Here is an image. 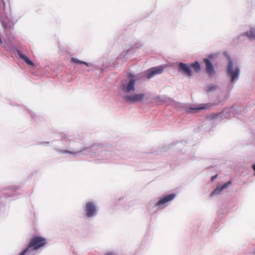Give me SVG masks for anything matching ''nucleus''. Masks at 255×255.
<instances>
[{
  "label": "nucleus",
  "mask_w": 255,
  "mask_h": 255,
  "mask_svg": "<svg viewBox=\"0 0 255 255\" xmlns=\"http://www.w3.org/2000/svg\"><path fill=\"white\" fill-rule=\"evenodd\" d=\"M56 151L61 154H70L74 156L84 154L97 163H104L112 158V152L103 148V145L95 144L91 146L84 147L81 149L71 148L70 150H62L56 148Z\"/></svg>",
  "instance_id": "obj_1"
},
{
  "label": "nucleus",
  "mask_w": 255,
  "mask_h": 255,
  "mask_svg": "<svg viewBox=\"0 0 255 255\" xmlns=\"http://www.w3.org/2000/svg\"><path fill=\"white\" fill-rule=\"evenodd\" d=\"M136 79L134 74H128V80L123 82L120 86V88L124 93L123 99L127 103L134 104L141 102L145 98L144 93H134L135 90Z\"/></svg>",
  "instance_id": "obj_2"
},
{
  "label": "nucleus",
  "mask_w": 255,
  "mask_h": 255,
  "mask_svg": "<svg viewBox=\"0 0 255 255\" xmlns=\"http://www.w3.org/2000/svg\"><path fill=\"white\" fill-rule=\"evenodd\" d=\"M240 69L238 66H234V63L231 58L229 57V62L227 68V76L230 78V82L232 84L236 83L239 79Z\"/></svg>",
  "instance_id": "obj_3"
},
{
  "label": "nucleus",
  "mask_w": 255,
  "mask_h": 255,
  "mask_svg": "<svg viewBox=\"0 0 255 255\" xmlns=\"http://www.w3.org/2000/svg\"><path fill=\"white\" fill-rule=\"evenodd\" d=\"M83 211L84 218L87 220H91L98 215L99 208L95 203L89 201L86 203L83 208Z\"/></svg>",
  "instance_id": "obj_4"
},
{
  "label": "nucleus",
  "mask_w": 255,
  "mask_h": 255,
  "mask_svg": "<svg viewBox=\"0 0 255 255\" xmlns=\"http://www.w3.org/2000/svg\"><path fill=\"white\" fill-rule=\"evenodd\" d=\"M176 194L171 193L160 197L158 201L155 203V207L158 209L164 208L175 198Z\"/></svg>",
  "instance_id": "obj_5"
},
{
  "label": "nucleus",
  "mask_w": 255,
  "mask_h": 255,
  "mask_svg": "<svg viewBox=\"0 0 255 255\" xmlns=\"http://www.w3.org/2000/svg\"><path fill=\"white\" fill-rule=\"evenodd\" d=\"M46 243V239L41 237L36 236L32 238L29 244L35 250H38Z\"/></svg>",
  "instance_id": "obj_6"
},
{
  "label": "nucleus",
  "mask_w": 255,
  "mask_h": 255,
  "mask_svg": "<svg viewBox=\"0 0 255 255\" xmlns=\"http://www.w3.org/2000/svg\"><path fill=\"white\" fill-rule=\"evenodd\" d=\"M231 114L230 108H225L221 112L211 114L209 118L211 119L224 120L228 118Z\"/></svg>",
  "instance_id": "obj_7"
},
{
  "label": "nucleus",
  "mask_w": 255,
  "mask_h": 255,
  "mask_svg": "<svg viewBox=\"0 0 255 255\" xmlns=\"http://www.w3.org/2000/svg\"><path fill=\"white\" fill-rule=\"evenodd\" d=\"M217 104H212V103H207V104H202L199 105L197 107H190L186 110V112L187 113H196L198 112L199 111L202 110H206L209 109L212 107L217 106Z\"/></svg>",
  "instance_id": "obj_8"
},
{
  "label": "nucleus",
  "mask_w": 255,
  "mask_h": 255,
  "mask_svg": "<svg viewBox=\"0 0 255 255\" xmlns=\"http://www.w3.org/2000/svg\"><path fill=\"white\" fill-rule=\"evenodd\" d=\"M178 70L179 72H180L185 75L191 77L192 76V71L190 68V65H188L187 64L180 62L178 65Z\"/></svg>",
  "instance_id": "obj_9"
},
{
  "label": "nucleus",
  "mask_w": 255,
  "mask_h": 255,
  "mask_svg": "<svg viewBox=\"0 0 255 255\" xmlns=\"http://www.w3.org/2000/svg\"><path fill=\"white\" fill-rule=\"evenodd\" d=\"M231 183L232 182L231 181H229L222 185L218 184L216 189L211 193L210 196L213 197L215 195L220 194L222 191L224 189L227 188Z\"/></svg>",
  "instance_id": "obj_10"
},
{
  "label": "nucleus",
  "mask_w": 255,
  "mask_h": 255,
  "mask_svg": "<svg viewBox=\"0 0 255 255\" xmlns=\"http://www.w3.org/2000/svg\"><path fill=\"white\" fill-rule=\"evenodd\" d=\"M163 71V68L162 66L154 67L149 69L147 71V77L150 79L156 74L161 73Z\"/></svg>",
  "instance_id": "obj_11"
},
{
  "label": "nucleus",
  "mask_w": 255,
  "mask_h": 255,
  "mask_svg": "<svg viewBox=\"0 0 255 255\" xmlns=\"http://www.w3.org/2000/svg\"><path fill=\"white\" fill-rule=\"evenodd\" d=\"M2 46L6 51L9 52H16L17 53V50H19L12 43L10 39H7V40L4 41V43Z\"/></svg>",
  "instance_id": "obj_12"
},
{
  "label": "nucleus",
  "mask_w": 255,
  "mask_h": 255,
  "mask_svg": "<svg viewBox=\"0 0 255 255\" xmlns=\"http://www.w3.org/2000/svg\"><path fill=\"white\" fill-rule=\"evenodd\" d=\"M204 62L206 64V70L207 73L209 74L210 77H213L215 73V70L213 65L211 61L208 58H205L204 60Z\"/></svg>",
  "instance_id": "obj_13"
},
{
  "label": "nucleus",
  "mask_w": 255,
  "mask_h": 255,
  "mask_svg": "<svg viewBox=\"0 0 255 255\" xmlns=\"http://www.w3.org/2000/svg\"><path fill=\"white\" fill-rule=\"evenodd\" d=\"M247 36L250 41H255V27H250L249 29L242 33L240 36Z\"/></svg>",
  "instance_id": "obj_14"
},
{
  "label": "nucleus",
  "mask_w": 255,
  "mask_h": 255,
  "mask_svg": "<svg viewBox=\"0 0 255 255\" xmlns=\"http://www.w3.org/2000/svg\"><path fill=\"white\" fill-rule=\"evenodd\" d=\"M37 250H35L28 244V246L20 253L19 255H34Z\"/></svg>",
  "instance_id": "obj_15"
},
{
  "label": "nucleus",
  "mask_w": 255,
  "mask_h": 255,
  "mask_svg": "<svg viewBox=\"0 0 255 255\" xmlns=\"http://www.w3.org/2000/svg\"><path fill=\"white\" fill-rule=\"evenodd\" d=\"M17 54L20 58L23 60L27 64L32 66H34L33 62L28 57L22 54L20 50H17Z\"/></svg>",
  "instance_id": "obj_16"
},
{
  "label": "nucleus",
  "mask_w": 255,
  "mask_h": 255,
  "mask_svg": "<svg viewBox=\"0 0 255 255\" xmlns=\"http://www.w3.org/2000/svg\"><path fill=\"white\" fill-rule=\"evenodd\" d=\"M231 114L234 117H236L238 115L241 114V108L237 106H233L230 108Z\"/></svg>",
  "instance_id": "obj_17"
},
{
  "label": "nucleus",
  "mask_w": 255,
  "mask_h": 255,
  "mask_svg": "<svg viewBox=\"0 0 255 255\" xmlns=\"http://www.w3.org/2000/svg\"><path fill=\"white\" fill-rule=\"evenodd\" d=\"M7 190H9V192L5 193V195L7 197H13L16 195V189L14 187H9Z\"/></svg>",
  "instance_id": "obj_18"
},
{
  "label": "nucleus",
  "mask_w": 255,
  "mask_h": 255,
  "mask_svg": "<svg viewBox=\"0 0 255 255\" xmlns=\"http://www.w3.org/2000/svg\"><path fill=\"white\" fill-rule=\"evenodd\" d=\"M190 68H193L194 70L196 72H199L201 70V65L198 61H196L195 62L190 64Z\"/></svg>",
  "instance_id": "obj_19"
},
{
  "label": "nucleus",
  "mask_w": 255,
  "mask_h": 255,
  "mask_svg": "<svg viewBox=\"0 0 255 255\" xmlns=\"http://www.w3.org/2000/svg\"><path fill=\"white\" fill-rule=\"evenodd\" d=\"M217 86L215 84H210L209 85H208L206 87V91L208 93H211V92L215 91L217 89Z\"/></svg>",
  "instance_id": "obj_20"
},
{
  "label": "nucleus",
  "mask_w": 255,
  "mask_h": 255,
  "mask_svg": "<svg viewBox=\"0 0 255 255\" xmlns=\"http://www.w3.org/2000/svg\"><path fill=\"white\" fill-rule=\"evenodd\" d=\"M142 45L143 43L141 41H138L134 43L133 47L135 48H140L142 46Z\"/></svg>",
  "instance_id": "obj_21"
},
{
  "label": "nucleus",
  "mask_w": 255,
  "mask_h": 255,
  "mask_svg": "<svg viewBox=\"0 0 255 255\" xmlns=\"http://www.w3.org/2000/svg\"><path fill=\"white\" fill-rule=\"evenodd\" d=\"M71 61L75 64H82L83 61H81L77 58L73 57L71 58Z\"/></svg>",
  "instance_id": "obj_22"
},
{
  "label": "nucleus",
  "mask_w": 255,
  "mask_h": 255,
  "mask_svg": "<svg viewBox=\"0 0 255 255\" xmlns=\"http://www.w3.org/2000/svg\"><path fill=\"white\" fill-rule=\"evenodd\" d=\"M0 21L1 22V25H2V27H3V28H4V29L7 28V23L2 21L0 18Z\"/></svg>",
  "instance_id": "obj_23"
},
{
  "label": "nucleus",
  "mask_w": 255,
  "mask_h": 255,
  "mask_svg": "<svg viewBox=\"0 0 255 255\" xmlns=\"http://www.w3.org/2000/svg\"><path fill=\"white\" fill-rule=\"evenodd\" d=\"M73 139V138H72L71 135H68V136H67V137H64V140L65 141H67V140L71 141Z\"/></svg>",
  "instance_id": "obj_24"
},
{
  "label": "nucleus",
  "mask_w": 255,
  "mask_h": 255,
  "mask_svg": "<svg viewBox=\"0 0 255 255\" xmlns=\"http://www.w3.org/2000/svg\"><path fill=\"white\" fill-rule=\"evenodd\" d=\"M224 55L226 57H227L228 60H229V57H231L227 52H224Z\"/></svg>",
  "instance_id": "obj_25"
},
{
  "label": "nucleus",
  "mask_w": 255,
  "mask_h": 255,
  "mask_svg": "<svg viewBox=\"0 0 255 255\" xmlns=\"http://www.w3.org/2000/svg\"><path fill=\"white\" fill-rule=\"evenodd\" d=\"M82 64L85 65L87 67H89L90 66V64L87 62L82 61Z\"/></svg>",
  "instance_id": "obj_26"
},
{
  "label": "nucleus",
  "mask_w": 255,
  "mask_h": 255,
  "mask_svg": "<svg viewBox=\"0 0 255 255\" xmlns=\"http://www.w3.org/2000/svg\"><path fill=\"white\" fill-rule=\"evenodd\" d=\"M217 174L212 176L211 177V181H213L217 178Z\"/></svg>",
  "instance_id": "obj_27"
},
{
  "label": "nucleus",
  "mask_w": 255,
  "mask_h": 255,
  "mask_svg": "<svg viewBox=\"0 0 255 255\" xmlns=\"http://www.w3.org/2000/svg\"><path fill=\"white\" fill-rule=\"evenodd\" d=\"M252 168L254 171V175L255 176V164H253Z\"/></svg>",
  "instance_id": "obj_28"
},
{
  "label": "nucleus",
  "mask_w": 255,
  "mask_h": 255,
  "mask_svg": "<svg viewBox=\"0 0 255 255\" xmlns=\"http://www.w3.org/2000/svg\"><path fill=\"white\" fill-rule=\"evenodd\" d=\"M4 43V41H2L1 37L0 36V43L2 45L3 43Z\"/></svg>",
  "instance_id": "obj_29"
},
{
  "label": "nucleus",
  "mask_w": 255,
  "mask_h": 255,
  "mask_svg": "<svg viewBox=\"0 0 255 255\" xmlns=\"http://www.w3.org/2000/svg\"><path fill=\"white\" fill-rule=\"evenodd\" d=\"M106 255H114V253L112 252H108L106 254Z\"/></svg>",
  "instance_id": "obj_30"
},
{
  "label": "nucleus",
  "mask_w": 255,
  "mask_h": 255,
  "mask_svg": "<svg viewBox=\"0 0 255 255\" xmlns=\"http://www.w3.org/2000/svg\"><path fill=\"white\" fill-rule=\"evenodd\" d=\"M128 51H127V52L125 55H123V56L124 57H125L127 55V54H128Z\"/></svg>",
  "instance_id": "obj_31"
},
{
  "label": "nucleus",
  "mask_w": 255,
  "mask_h": 255,
  "mask_svg": "<svg viewBox=\"0 0 255 255\" xmlns=\"http://www.w3.org/2000/svg\"><path fill=\"white\" fill-rule=\"evenodd\" d=\"M1 205H2V206H4V204H2V203H1L0 202V206Z\"/></svg>",
  "instance_id": "obj_32"
},
{
  "label": "nucleus",
  "mask_w": 255,
  "mask_h": 255,
  "mask_svg": "<svg viewBox=\"0 0 255 255\" xmlns=\"http://www.w3.org/2000/svg\"><path fill=\"white\" fill-rule=\"evenodd\" d=\"M209 58H211V57H212V55H210L209 56Z\"/></svg>",
  "instance_id": "obj_33"
},
{
  "label": "nucleus",
  "mask_w": 255,
  "mask_h": 255,
  "mask_svg": "<svg viewBox=\"0 0 255 255\" xmlns=\"http://www.w3.org/2000/svg\"><path fill=\"white\" fill-rule=\"evenodd\" d=\"M46 143H49V141H47V142H45Z\"/></svg>",
  "instance_id": "obj_34"
},
{
  "label": "nucleus",
  "mask_w": 255,
  "mask_h": 255,
  "mask_svg": "<svg viewBox=\"0 0 255 255\" xmlns=\"http://www.w3.org/2000/svg\"><path fill=\"white\" fill-rule=\"evenodd\" d=\"M254 254H255V251L254 252Z\"/></svg>",
  "instance_id": "obj_35"
}]
</instances>
